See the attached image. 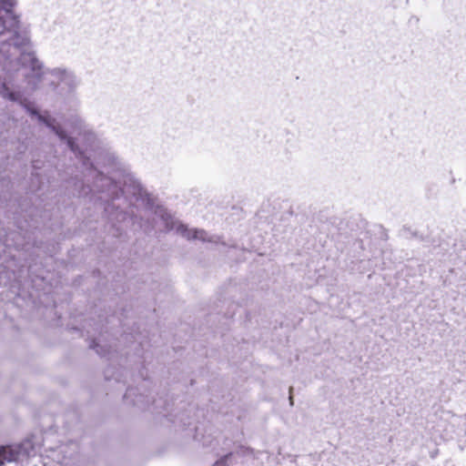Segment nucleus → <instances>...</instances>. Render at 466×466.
<instances>
[{"mask_svg":"<svg viewBox=\"0 0 466 466\" xmlns=\"http://www.w3.org/2000/svg\"><path fill=\"white\" fill-rule=\"evenodd\" d=\"M39 119L43 120L47 126H51V121H53L51 118H44L42 116H39Z\"/></svg>","mask_w":466,"mask_h":466,"instance_id":"obj_4","label":"nucleus"},{"mask_svg":"<svg viewBox=\"0 0 466 466\" xmlns=\"http://www.w3.org/2000/svg\"><path fill=\"white\" fill-rule=\"evenodd\" d=\"M9 97H10V99H12V100H15V94H13V93L9 94Z\"/></svg>","mask_w":466,"mask_h":466,"instance_id":"obj_6","label":"nucleus"},{"mask_svg":"<svg viewBox=\"0 0 466 466\" xmlns=\"http://www.w3.org/2000/svg\"><path fill=\"white\" fill-rule=\"evenodd\" d=\"M31 79L35 77L41 79L45 75V70L42 64L34 56H31Z\"/></svg>","mask_w":466,"mask_h":466,"instance_id":"obj_2","label":"nucleus"},{"mask_svg":"<svg viewBox=\"0 0 466 466\" xmlns=\"http://www.w3.org/2000/svg\"><path fill=\"white\" fill-rule=\"evenodd\" d=\"M231 455V453L226 455L223 459L220 461H216V463L213 466H226V461L228 458Z\"/></svg>","mask_w":466,"mask_h":466,"instance_id":"obj_3","label":"nucleus"},{"mask_svg":"<svg viewBox=\"0 0 466 466\" xmlns=\"http://www.w3.org/2000/svg\"><path fill=\"white\" fill-rule=\"evenodd\" d=\"M17 458L18 451L13 448L9 446L0 448V465L5 464V462L16 461Z\"/></svg>","mask_w":466,"mask_h":466,"instance_id":"obj_1","label":"nucleus"},{"mask_svg":"<svg viewBox=\"0 0 466 466\" xmlns=\"http://www.w3.org/2000/svg\"><path fill=\"white\" fill-rule=\"evenodd\" d=\"M30 114H31V116H37L36 111L35 109H33V108H31Z\"/></svg>","mask_w":466,"mask_h":466,"instance_id":"obj_5","label":"nucleus"},{"mask_svg":"<svg viewBox=\"0 0 466 466\" xmlns=\"http://www.w3.org/2000/svg\"><path fill=\"white\" fill-rule=\"evenodd\" d=\"M192 238H197V232L196 231L194 232V235L192 236Z\"/></svg>","mask_w":466,"mask_h":466,"instance_id":"obj_7","label":"nucleus"}]
</instances>
